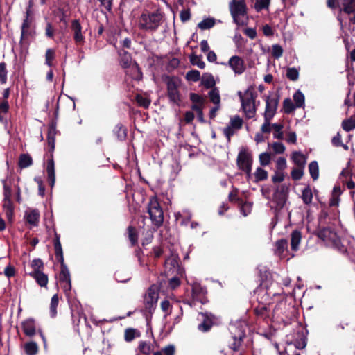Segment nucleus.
<instances>
[{
  "instance_id": "obj_57",
  "label": "nucleus",
  "mask_w": 355,
  "mask_h": 355,
  "mask_svg": "<svg viewBox=\"0 0 355 355\" xmlns=\"http://www.w3.org/2000/svg\"><path fill=\"white\" fill-rule=\"evenodd\" d=\"M135 100L139 106L145 109L148 108L150 105V101L148 98L144 97L141 94H137Z\"/></svg>"
},
{
  "instance_id": "obj_9",
  "label": "nucleus",
  "mask_w": 355,
  "mask_h": 355,
  "mask_svg": "<svg viewBox=\"0 0 355 355\" xmlns=\"http://www.w3.org/2000/svg\"><path fill=\"white\" fill-rule=\"evenodd\" d=\"M230 9L234 22H237L241 17L245 16L247 10L244 0H232Z\"/></svg>"
},
{
  "instance_id": "obj_21",
  "label": "nucleus",
  "mask_w": 355,
  "mask_h": 355,
  "mask_svg": "<svg viewBox=\"0 0 355 355\" xmlns=\"http://www.w3.org/2000/svg\"><path fill=\"white\" fill-rule=\"evenodd\" d=\"M30 277H33L35 282L37 283L39 286L41 287H46L49 278L48 275L44 274L42 271H37V272H29L27 273Z\"/></svg>"
},
{
  "instance_id": "obj_38",
  "label": "nucleus",
  "mask_w": 355,
  "mask_h": 355,
  "mask_svg": "<svg viewBox=\"0 0 355 355\" xmlns=\"http://www.w3.org/2000/svg\"><path fill=\"white\" fill-rule=\"evenodd\" d=\"M68 16V13L64 12L62 9L57 8L53 11V20L58 22H64L67 20V17Z\"/></svg>"
},
{
  "instance_id": "obj_22",
  "label": "nucleus",
  "mask_w": 355,
  "mask_h": 355,
  "mask_svg": "<svg viewBox=\"0 0 355 355\" xmlns=\"http://www.w3.org/2000/svg\"><path fill=\"white\" fill-rule=\"evenodd\" d=\"M268 305L270 304L264 303L259 304V305L254 309L255 315L263 320L268 318L270 315V310L268 307Z\"/></svg>"
},
{
  "instance_id": "obj_30",
  "label": "nucleus",
  "mask_w": 355,
  "mask_h": 355,
  "mask_svg": "<svg viewBox=\"0 0 355 355\" xmlns=\"http://www.w3.org/2000/svg\"><path fill=\"white\" fill-rule=\"evenodd\" d=\"M24 350L26 355H36L39 352V347L35 341H29L24 344Z\"/></svg>"
},
{
  "instance_id": "obj_25",
  "label": "nucleus",
  "mask_w": 355,
  "mask_h": 355,
  "mask_svg": "<svg viewBox=\"0 0 355 355\" xmlns=\"http://www.w3.org/2000/svg\"><path fill=\"white\" fill-rule=\"evenodd\" d=\"M26 218L28 223L37 226L40 220V212L37 209H33L26 214Z\"/></svg>"
},
{
  "instance_id": "obj_36",
  "label": "nucleus",
  "mask_w": 355,
  "mask_h": 355,
  "mask_svg": "<svg viewBox=\"0 0 355 355\" xmlns=\"http://www.w3.org/2000/svg\"><path fill=\"white\" fill-rule=\"evenodd\" d=\"M210 101L216 105H220V96L217 87L212 88L208 93Z\"/></svg>"
},
{
  "instance_id": "obj_2",
  "label": "nucleus",
  "mask_w": 355,
  "mask_h": 355,
  "mask_svg": "<svg viewBox=\"0 0 355 355\" xmlns=\"http://www.w3.org/2000/svg\"><path fill=\"white\" fill-rule=\"evenodd\" d=\"M315 234L328 245L338 249L340 252L345 253L347 251L345 246L341 243L337 233L331 227H318L315 230Z\"/></svg>"
},
{
  "instance_id": "obj_19",
  "label": "nucleus",
  "mask_w": 355,
  "mask_h": 355,
  "mask_svg": "<svg viewBox=\"0 0 355 355\" xmlns=\"http://www.w3.org/2000/svg\"><path fill=\"white\" fill-rule=\"evenodd\" d=\"M53 247L56 260L60 263H65L63 250L60 243V235L54 230Z\"/></svg>"
},
{
  "instance_id": "obj_52",
  "label": "nucleus",
  "mask_w": 355,
  "mask_h": 355,
  "mask_svg": "<svg viewBox=\"0 0 355 355\" xmlns=\"http://www.w3.org/2000/svg\"><path fill=\"white\" fill-rule=\"evenodd\" d=\"M295 105L297 107H302L304 105V95L302 92L297 90L293 95Z\"/></svg>"
},
{
  "instance_id": "obj_27",
  "label": "nucleus",
  "mask_w": 355,
  "mask_h": 355,
  "mask_svg": "<svg viewBox=\"0 0 355 355\" xmlns=\"http://www.w3.org/2000/svg\"><path fill=\"white\" fill-rule=\"evenodd\" d=\"M81 24H71V29L74 32L73 38L76 44L84 42V37L82 35Z\"/></svg>"
},
{
  "instance_id": "obj_55",
  "label": "nucleus",
  "mask_w": 355,
  "mask_h": 355,
  "mask_svg": "<svg viewBox=\"0 0 355 355\" xmlns=\"http://www.w3.org/2000/svg\"><path fill=\"white\" fill-rule=\"evenodd\" d=\"M286 78L291 81H296L299 78V71L295 67H288L286 70Z\"/></svg>"
},
{
  "instance_id": "obj_13",
  "label": "nucleus",
  "mask_w": 355,
  "mask_h": 355,
  "mask_svg": "<svg viewBox=\"0 0 355 355\" xmlns=\"http://www.w3.org/2000/svg\"><path fill=\"white\" fill-rule=\"evenodd\" d=\"M289 187L286 184L280 185L275 190L273 194V201L277 204V207L282 209L286 202Z\"/></svg>"
},
{
  "instance_id": "obj_33",
  "label": "nucleus",
  "mask_w": 355,
  "mask_h": 355,
  "mask_svg": "<svg viewBox=\"0 0 355 355\" xmlns=\"http://www.w3.org/2000/svg\"><path fill=\"white\" fill-rule=\"evenodd\" d=\"M270 0H255L254 3V10L259 12L268 11Z\"/></svg>"
},
{
  "instance_id": "obj_28",
  "label": "nucleus",
  "mask_w": 355,
  "mask_h": 355,
  "mask_svg": "<svg viewBox=\"0 0 355 355\" xmlns=\"http://www.w3.org/2000/svg\"><path fill=\"white\" fill-rule=\"evenodd\" d=\"M292 159L297 167L304 168L306 163V158L301 152H293L292 154Z\"/></svg>"
},
{
  "instance_id": "obj_16",
  "label": "nucleus",
  "mask_w": 355,
  "mask_h": 355,
  "mask_svg": "<svg viewBox=\"0 0 355 355\" xmlns=\"http://www.w3.org/2000/svg\"><path fill=\"white\" fill-rule=\"evenodd\" d=\"M21 327L24 335L33 338L37 334V322L33 318H28L21 322Z\"/></svg>"
},
{
  "instance_id": "obj_15",
  "label": "nucleus",
  "mask_w": 355,
  "mask_h": 355,
  "mask_svg": "<svg viewBox=\"0 0 355 355\" xmlns=\"http://www.w3.org/2000/svg\"><path fill=\"white\" fill-rule=\"evenodd\" d=\"M158 294L155 292L153 286H150L145 295L144 304L146 311L152 314L155 309V305L157 302Z\"/></svg>"
},
{
  "instance_id": "obj_18",
  "label": "nucleus",
  "mask_w": 355,
  "mask_h": 355,
  "mask_svg": "<svg viewBox=\"0 0 355 355\" xmlns=\"http://www.w3.org/2000/svg\"><path fill=\"white\" fill-rule=\"evenodd\" d=\"M207 290L200 284L196 283L192 285L191 295L193 300L202 304L205 302Z\"/></svg>"
},
{
  "instance_id": "obj_50",
  "label": "nucleus",
  "mask_w": 355,
  "mask_h": 355,
  "mask_svg": "<svg viewBox=\"0 0 355 355\" xmlns=\"http://www.w3.org/2000/svg\"><path fill=\"white\" fill-rule=\"evenodd\" d=\"M55 58V51L53 49H47L45 53V64L49 67H52Z\"/></svg>"
},
{
  "instance_id": "obj_49",
  "label": "nucleus",
  "mask_w": 355,
  "mask_h": 355,
  "mask_svg": "<svg viewBox=\"0 0 355 355\" xmlns=\"http://www.w3.org/2000/svg\"><path fill=\"white\" fill-rule=\"evenodd\" d=\"M138 349L141 354H143L144 355H150L153 350V347L150 343H147L146 341H140Z\"/></svg>"
},
{
  "instance_id": "obj_58",
  "label": "nucleus",
  "mask_w": 355,
  "mask_h": 355,
  "mask_svg": "<svg viewBox=\"0 0 355 355\" xmlns=\"http://www.w3.org/2000/svg\"><path fill=\"white\" fill-rule=\"evenodd\" d=\"M254 176L256 182L263 181L268 178V172L262 168L259 167L254 173Z\"/></svg>"
},
{
  "instance_id": "obj_44",
  "label": "nucleus",
  "mask_w": 355,
  "mask_h": 355,
  "mask_svg": "<svg viewBox=\"0 0 355 355\" xmlns=\"http://www.w3.org/2000/svg\"><path fill=\"white\" fill-rule=\"evenodd\" d=\"M31 24H22L21 28V42L31 36L32 29L31 28Z\"/></svg>"
},
{
  "instance_id": "obj_20",
  "label": "nucleus",
  "mask_w": 355,
  "mask_h": 355,
  "mask_svg": "<svg viewBox=\"0 0 355 355\" xmlns=\"http://www.w3.org/2000/svg\"><path fill=\"white\" fill-rule=\"evenodd\" d=\"M237 333H232L233 343L230 344V347L234 352L239 351L243 339L245 338V332L242 328L236 329Z\"/></svg>"
},
{
  "instance_id": "obj_5",
  "label": "nucleus",
  "mask_w": 355,
  "mask_h": 355,
  "mask_svg": "<svg viewBox=\"0 0 355 355\" xmlns=\"http://www.w3.org/2000/svg\"><path fill=\"white\" fill-rule=\"evenodd\" d=\"M252 155L247 148H243L239 153L236 164L238 168L245 172L248 175L251 174L252 166Z\"/></svg>"
},
{
  "instance_id": "obj_4",
  "label": "nucleus",
  "mask_w": 355,
  "mask_h": 355,
  "mask_svg": "<svg viewBox=\"0 0 355 355\" xmlns=\"http://www.w3.org/2000/svg\"><path fill=\"white\" fill-rule=\"evenodd\" d=\"M257 97V93L252 89H248L245 92V98L242 99L241 103V109L248 119H252L256 114L257 106L255 105V100Z\"/></svg>"
},
{
  "instance_id": "obj_43",
  "label": "nucleus",
  "mask_w": 355,
  "mask_h": 355,
  "mask_svg": "<svg viewBox=\"0 0 355 355\" xmlns=\"http://www.w3.org/2000/svg\"><path fill=\"white\" fill-rule=\"evenodd\" d=\"M295 107V105L292 102L290 98H286L283 102V112L285 114H289L293 112Z\"/></svg>"
},
{
  "instance_id": "obj_1",
  "label": "nucleus",
  "mask_w": 355,
  "mask_h": 355,
  "mask_svg": "<svg viewBox=\"0 0 355 355\" xmlns=\"http://www.w3.org/2000/svg\"><path fill=\"white\" fill-rule=\"evenodd\" d=\"M56 135V124L51 122L48 127L47 146H46V173L47 180L49 186L53 187L55 182V163L53 159V152L55 150V137Z\"/></svg>"
},
{
  "instance_id": "obj_6",
  "label": "nucleus",
  "mask_w": 355,
  "mask_h": 355,
  "mask_svg": "<svg viewBox=\"0 0 355 355\" xmlns=\"http://www.w3.org/2000/svg\"><path fill=\"white\" fill-rule=\"evenodd\" d=\"M338 19L340 22L347 20L349 22H355V0L343 1Z\"/></svg>"
},
{
  "instance_id": "obj_35",
  "label": "nucleus",
  "mask_w": 355,
  "mask_h": 355,
  "mask_svg": "<svg viewBox=\"0 0 355 355\" xmlns=\"http://www.w3.org/2000/svg\"><path fill=\"white\" fill-rule=\"evenodd\" d=\"M142 20L145 22H159L162 20V16L159 12H153L152 14L150 13H143L141 15Z\"/></svg>"
},
{
  "instance_id": "obj_53",
  "label": "nucleus",
  "mask_w": 355,
  "mask_h": 355,
  "mask_svg": "<svg viewBox=\"0 0 355 355\" xmlns=\"http://www.w3.org/2000/svg\"><path fill=\"white\" fill-rule=\"evenodd\" d=\"M276 253L281 255L288 248V241L286 239H282L276 241Z\"/></svg>"
},
{
  "instance_id": "obj_26",
  "label": "nucleus",
  "mask_w": 355,
  "mask_h": 355,
  "mask_svg": "<svg viewBox=\"0 0 355 355\" xmlns=\"http://www.w3.org/2000/svg\"><path fill=\"white\" fill-rule=\"evenodd\" d=\"M302 239V234L299 230H294L291 233V245L293 251H297L299 249V245Z\"/></svg>"
},
{
  "instance_id": "obj_54",
  "label": "nucleus",
  "mask_w": 355,
  "mask_h": 355,
  "mask_svg": "<svg viewBox=\"0 0 355 355\" xmlns=\"http://www.w3.org/2000/svg\"><path fill=\"white\" fill-rule=\"evenodd\" d=\"M331 144L335 147H343L345 150H348L347 145L343 144L342 136L339 132L331 139Z\"/></svg>"
},
{
  "instance_id": "obj_11",
  "label": "nucleus",
  "mask_w": 355,
  "mask_h": 355,
  "mask_svg": "<svg viewBox=\"0 0 355 355\" xmlns=\"http://www.w3.org/2000/svg\"><path fill=\"white\" fill-rule=\"evenodd\" d=\"M243 124V120L239 115L230 118V125H227L223 129V134L227 142H230L232 137L234 135V130H238L241 129Z\"/></svg>"
},
{
  "instance_id": "obj_59",
  "label": "nucleus",
  "mask_w": 355,
  "mask_h": 355,
  "mask_svg": "<svg viewBox=\"0 0 355 355\" xmlns=\"http://www.w3.org/2000/svg\"><path fill=\"white\" fill-rule=\"evenodd\" d=\"M55 25L56 24H47L46 27V35L51 39H53L54 35L58 33V30Z\"/></svg>"
},
{
  "instance_id": "obj_64",
  "label": "nucleus",
  "mask_w": 355,
  "mask_h": 355,
  "mask_svg": "<svg viewBox=\"0 0 355 355\" xmlns=\"http://www.w3.org/2000/svg\"><path fill=\"white\" fill-rule=\"evenodd\" d=\"M259 162L263 166H268L270 163L271 157L269 153H262L259 155Z\"/></svg>"
},
{
  "instance_id": "obj_10",
  "label": "nucleus",
  "mask_w": 355,
  "mask_h": 355,
  "mask_svg": "<svg viewBox=\"0 0 355 355\" xmlns=\"http://www.w3.org/2000/svg\"><path fill=\"white\" fill-rule=\"evenodd\" d=\"M270 273L265 270L263 274V277L265 281V286L268 289V295L273 299L274 297L279 296L283 293V288L279 284L275 281H272L269 278Z\"/></svg>"
},
{
  "instance_id": "obj_17",
  "label": "nucleus",
  "mask_w": 355,
  "mask_h": 355,
  "mask_svg": "<svg viewBox=\"0 0 355 355\" xmlns=\"http://www.w3.org/2000/svg\"><path fill=\"white\" fill-rule=\"evenodd\" d=\"M228 65L238 75L242 74L246 69L243 59L238 55L232 56L228 61Z\"/></svg>"
},
{
  "instance_id": "obj_47",
  "label": "nucleus",
  "mask_w": 355,
  "mask_h": 355,
  "mask_svg": "<svg viewBox=\"0 0 355 355\" xmlns=\"http://www.w3.org/2000/svg\"><path fill=\"white\" fill-rule=\"evenodd\" d=\"M31 268H32L31 272L42 271L44 268V264L41 259L36 258L31 261Z\"/></svg>"
},
{
  "instance_id": "obj_24",
  "label": "nucleus",
  "mask_w": 355,
  "mask_h": 355,
  "mask_svg": "<svg viewBox=\"0 0 355 355\" xmlns=\"http://www.w3.org/2000/svg\"><path fill=\"white\" fill-rule=\"evenodd\" d=\"M33 164L31 156L28 153L21 154L19 157L18 166L23 169L32 166Z\"/></svg>"
},
{
  "instance_id": "obj_34",
  "label": "nucleus",
  "mask_w": 355,
  "mask_h": 355,
  "mask_svg": "<svg viewBox=\"0 0 355 355\" xmlns=\"http://www.w3.org/2000/svg\"><path fill=\"white\" fill-rule=\"evenodd\" d=\"M67 281H71V275L66 263L60 264V272L59 274V282L63 283Z\"/></svg>"
},
{
  "instance_id": "obj_45",
  "label": "nucleus",
  "mask_w": 355,
  "mask_h": 355,
  "mask_svg": "<svg viewBox=\"0 0 355 355\" xmlns=\"http://www.w3.org/2000/svg\"><path fill=\"white\" fill-rule=\"evenodd\" d=\"M120 64L124 69L130 68L131 66V54L124 51L121 56Z\"/></svg>"
},
{
  "instance_id": "obj_41",
  "label": "nucleus",
  "mask_w": 355,
  "mask_h": 355,
  "mask_svg": "<svg viewBox=\"0 0 355 355\" xmlns=\"http://www.w3.org/2000/svg\"><path fill=\"white\" fill-rule=\"evenodd\" d=\"M309 171L311 177L313 180H316L319 178V166L316 161H312L309 164Z\"/></svg>"
},
{
  "instance_id": "obj_60",
  "label": "nucleus",
  "mask_w": 355,
  "mask_h": 355,
  "mask_svg": "<svg viewBox=\"0 0 355 355\" xmlns=\"http://www.w3.org/2000/svg\"><path fill=\"white\" fill-rule=\"evenodd\" d=\"M3 187V199L8 200L11 199L12 197V189L10 185L7 184V180L4 179L1 180Z\"/></svg>"
},
{
  "instance_id": "obj_12",
  "label": "nucleus",
  "mask_w": 355,
  "mask_h": 355,
  "mask_svg": "<svg viewBox=\"0 0 355 355\" xmlns=\"http://www.w3.org/2000/svg\"><path fill=\"white\" fill-rule=\"evenodd\" d=\"M198 319L200 320V323L198 325V329L202 332H207L213 327L216 317L211 313L200 312Z\"/></svg>"
},
{
  "instance_id": "obj_46",
  "label": "nucleus",
  "mask_w": 355,
  "mask_h": 355,
  "mask_svg": "<svg viewBox=\"0 0 355 355\" xmlns=\"http://www.w3.org/2000/svg\"><path fill=\"white\" fill-rule=\"evenodd\" d=\"M341 125L344 130L350 132L355 128V118L351 116L349 119L343 120Z\"/></svg>"
},
{
  "instance_id": "obj_51",
  "label": "nucleus",
  "mask_w": 355,
  "mask_h": 355,
  "mask_svg": "<svg viewBox=\"0 0 355 355\" xmlns=\"http://www.w3.org/2000/svg\"><path fill=\"white\" fill-rule=\"evenodd\" d=\"M271 126L274 130V133H273L274 138H277L278 139H283V137H284V133L282 132V129L284 128L283 124L272 123L271 125Z\"/></svg>"
},
{
  "instance_id": "obj_3",
  "label": "nucleus",
  "mask_w": 355,
  "mask_h": 355,
  "mask_svg": "<svg viewBox=\"0 0 355 355\" xmlns=\"http://www.w3.org/2000/svg\"><path fill=\"white\" fill-rule=\"evenodd\" d=\"M148 213L153 224L157 227L162 225L164 212L156 196L151 197L148 203Z\"/></svg>"
},
{
  "instance_id": "obj_39",
  "label": "nucleus",
  "mask_w": 355,
  "mask_h": 355,
  "mask_svg": "<svg viewBox=\"0 0 355 355\" xmlns=\"http://www.w3.org/2000/svg\"><path fill=\"white\" fill-rule=\"evenodd\" d=\"M140 336V332L133 328H128L125 330L124 338L126 342L132 341L136 337Z\"/></svg>"
},
{
  "instance_id": "obj_37",
  "label": "nucleus",
  "mask_w": 355,
  "mask_h": 355,
  "mask_svg": "<svg viewBox=\"0 0 355 355\" xmlns=\"http://www.w3.org/2000/svg\"><path fill=\"white\" fill-rule=\"evenodd\" d=\"M301 198L303 202L306 205H309L312 202L313 193L309 185L302 190Z\"/></svg>"
},
{
  "instance_id": "obj_32",
  "label": "nucleus",
  "mask_w": 355,
  "mask_h": 355,
  "mask_svg": "<svg viewBox=\"0 0 355 355\" xmlns=\"http://www.w3.org/2000/svg\"><path fill=\"white\" fill-rule=\"evenodd\" d=\"M130 76L133 80L137 81L141 80L143 78L141 69L136 62L130 66Z\"/></svg>"
},
{
  "instance_id": "obj_31",
  "label": "nucleus",
  "mask_w": 355,
  "mask_h": 355,
  "mask_svg": "<svg viewBox=\"0 0 355 355\" xmlns=\"http://www.w3.org/2000/svg\"><path fill=\"white\" fill-rule=\"evenodd\" d=\"M128 239L131 243V246H135L138 243V232L136 227L130 225L127 228Z\"/></svg>"
},
{
  "instance_id": "obj_29",
  "label": "nucleus",
  "mask_w": 355,
  "mask_h": 355,
  "mask_svg": "<svg viewBox=\"0 0 355 355\" xmlns=\"http://www.w3.org/2000/svg\"><path fill=\"white\" fill-rule=\"evenodd\" d=\"M201 84L207 89L215 87L216 82L213 75L208 73H204L201 78Z\"/></svg>"
},
{
  "instance_id": "obj_40",
  "label": "nucleus",
  "mask_w": 355,
  "mask_h": 355,
  "mask_svg": "<svg viewBox=\"0 0 355 355\" xmlns=\"http://www.w3.org/2000/svg\"><path fill=\"white\" fill-rule=\"evenodd\" d=\"M189 60L192 65H196L201 69L205 67V63L202 60V55H197L194 53H192L189 55Z\"/></svg>"
},
{
  "instance_id": "obj_8",
  "label": "nucleus",
  "mask_w": 355,
  "mask_h": 355,
  "mask_svg": "<svg viewBox=\"0 0 355 355\" xmlns=\"http://www.w3.org/2000/svg\"><path fill=\"white\" fill-rule=\"evenodd\" d=\"M259 276L261 278V283L259 286L254 290V293L257 295V300L259 304H272V298L268 295V289L265 286V281L263 277V273L261 269L259 270Z\"/></svg>"
},
{
  "instance_id": "obj_62",
  "label": "nucleus",
  "mask_w": 355,
  "mask_h": 355,
  "mask_svg": "<svg viewBox=\"0 0 355 355\" xmlns=\"http://www.w3.org/2000/svg\"><path fill=\"white\" fill-rule=\"evenodd\" d=\"M304 168H293L291 172V178L293 180H300L304 175Z\"/></svg>"
},
{
  "instance_id": "obj_61",
  "label": "nucleus",
  "mask_w": 355,
  "mask_h": 355,
  "mask_svg": "<svg viewBox=\"0 0 355 355\" xmlns=\"http://www.w3.org/2000/svg\"><path fill=\"white\" fill-rule=\"evenodd\" d=\"M8 71L6 69V64L5 62H0V83L5 84L7 82Z\"/></svg>"
},
{
  "instance_id": "obj_56",
  "label": "nucleus",
  "mask_w": 355,
  "mask_h": 355,
  "mask_svg": "<svg viewBox=\"0 0 355 355\" xmlns=\"http://www.w3.org/2000/svg\"><path fill=\"white\" fill-rule=\"evenodd\" d=\"M186 79L189 81L197 82L200 79V73L196 69L190 70L186 74Z\"/></svg>"
},
{
  "instance_id": "obj_42",
  "label": "nucleus",
  "mask_w": 355,
  "mask_h": 355,
  "mask_svg": "<svg viewBox=\"0 0 355 355\" xmlns=\"http://www.w3.org/2000/svg\"><path fill=\"white\" fill-rule=\"evenodd\" d=\"M241 32L250 39H254L257 36V31L254 28L245 27L248 24H237Z\"/></svg>"
},
{
  "instance_id": "obj_48",
  "label": "nucleus",
  "mask_w": 355,
  "mask_h": 355,
  "mask_svg": "<svg viewBox=\"0 0 355 355\" xmlns=\"http://www.w3.org/2000/svg\"><path fill=\"white\" fill-rule=\"evenodd\" d=\"M59 303V298L57 294L54 295L51 300L50 304V314L52 318L55 317L57 315V308Z\"/></svg>"
},
{
  "instance_id": "obj_63",
  "label": "nucleus",
  "mask_w": 355,
  "mask_h": 355,
  "mask_svg": "<svg viewBox=\"0 0 355 355\" xmlns=\"http://www.w3.org/2000/svg\"><path fill=\"white\" fill-rule=\"evenodd\" d=\"M241 205V212L244 216H247L249 214H250L252 210V204L249 202H245L240 203Z\"/></svg>"
},
{
  "instance_id": "obj_7",
  "label": "nucleus",
  "mask_w": 355,
  "mask_h": 355,
  "mask_svg": "<svg viewBox=\"0 0 355 355\" xmlns=\"http://www.w3.org/2000/svg\"><path fill=\"white\" fill-rule=\"evenodd\" d=\"M279 101V95L277 93L272 92L266 97L264 116L274 117L277 112Z\"/></svg>"
},
{
  "instance_id": "obj_23",
  "label": "nucleus",
  "mask_w": 355,
  "mask_h": 355,
  "mask_svg": "<svg viewBox=\"0 0 355 355\" xmlns=\"http://www.w3.org/2000/svg\"><path fill=\"white\" fill-rule=\"evenodd\" d=\"M113 132L119 141H125L128 136L127 128L122 123H117L113 129Z\"/></svg>"
},
{
  "instance_id": "obj_14",
  "label": "nucleus",
  "mask_w": 355,
  "mask_h": 355,
  "mask_svg": "<svg viewBox=\"0 0 355 355\" xmlns=\"http://www.w3.org/2000/svg\"><path fill=\"white\" fill-rule=\"evenodd\" d=\"M167 95L171 102L180 105L181 99L178 91V84L174 78H170L167 81Z\"/></svg>"
}]
</instances>
